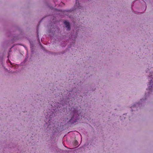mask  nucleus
Returning <instances> with one entry per match:
<instances>
[{
  "mask_svg": "<svg viewBox=\"0 0 153 153\" xmlns=\"http://www.w3.org/2000/svg\"><path fill=\"white\" fill-rule=\"evenodd\" d=\"M74 118V116H73L71 118V119H70V121H72V119Z\"/></svg>",
  "mask_w": 153,
  "mask_h": 153,
  "instance_id": "nucleus-4",
  "label": "nucleus"
},
{
  "mask_svg": "<svg viewBox=\"0 0 153 153\" xmlns=\"http://www.w3.org/2000/svg\"><path fill=\"white\" fill-rule=\"evenodd\" d=\"M77 121L76 120L74 121V122H76Z\"/></svg>",
  "mask_w": 153,
  "mask_h": 153,
  "instance_id": "nucleus-7",
  "label": "nucleus"
},
{
  "mask_svg": "<svg viewBox=\"0 0 153 153\" xmlns=\"http://www.w3.org/2000/svg\"><path fill=\"white\" fill-rule=\"evenodd\" d=\"M152 76L151 74L149 76V77H150L151 78H152L153 79L152 77Z\"/></svg>",
  "mask_w": 153,
  "mask_h": 153,
  "instance_id": "nucleus-3",
  "label": "nucleus"
},
{
  "mask_svg": "<svg viewBox=\"0 0 153 153\" xmlns=\"http://www.w3.org/2000/svg\"><path fill=\"white\" fill-rule=\"evenodd\" d=\"M77 112L76 111H74L73 113L74 114H75Z\"/></svg>",
  "mask_w": 153,
  "mask_h": 153,
  "instance_id": "nucleus-6",
  "label": "nucleus"
},
{
  "mask_svg": "<svg viewBox=\"0 0 153 153\" xmlns=\"http://www.w3.org/2000/svg\"><path fill=\"white\" fill-rule=\"evenodd\" d=\"M77 1V0H76V1Z\"/></svg>",
  "mask_w": 153,
  "mask_h": 153,
  "instance_id": "nucleus-8",
  "label": "nucleus"
},
{
  "mask_svg": "<svg viewBox=\"0 0 153 153\" xmlns=\"http://www.w3.org/2000/svg\"><path fill=\"white\" fill-rule=\"evenodd\" d=\"M40 46L42 47V49H43V48L42 47V45L41 44V43H40Z\"/></svg>",
  "mask_w": 153,
  "mask_h": 153,
  "instance_id": "nucleus-5",
  "label": "nucleus"
},
{
  "mask_svg": "<svg viewBox=\"0 0 153 153\" xmlns=\"http://www.w3.org/2000/svg\"><path fill=\"white\" fill-rule=\"evenodd\" d=\"M153 82H152V80L151 79V80H150V81L149 83V89L150 91H151V88H152V86L153 85Z\"/></svg>",
  "mask_w": 153,
  "mask_h": 153,
  "instance_id": "nucleus-2",
  "label": "nucleus"
},
{
  "mask_svg": "<svg viewBox=\"0 0 153 153\" xmlns=\"http://www.w3.org/2000/svg\"><path fill=\"white\" fill-rule=\"evenodd\" d=\"M64 23L65 24V27L67 28V29L68 30H69L70 28L69 23L66 21H65L64 22Z\"/></svg>",
  "mask_w": 153,
  "mask_h": 153,
  "instance_id": "nucleus-1",
  "label": "nucleus"
}]
</instances>
